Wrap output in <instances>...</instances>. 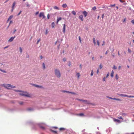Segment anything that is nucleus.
<instances>
[{
    "mask_svg": "<svg viewBox=\"0 0 134 134\" xmlns=\"http://www.w3.org/2000/svg\"><path fill=\"white\" fill-rule=\"evenodd\" d=\"M14 91L16 92H20L21 93L19 94L21 96L28 97H30V94L26 92H23L20 90H14Z\"/></svg>",
    "mask_w": 134,
    "mask_h": 134,
    "instance_id": "obj_1",
    "label": "nucleus"
},
{
    "mask_svg": "<svg viewBox=\"0 0 134 134\" xmlns=\"http://www.w3.org/2000/svg\"><path fill=\"white\" fill-rule=\"evenodd\" d=\"M55 75L58 78H60L61 77V74L59 69H56L55 70Z\"/></svg>",
    "mask_w": 134,
    "mask_h": 134,
    "instance_id": "obj_2",
    "label": "nucleus"
},
{
    "mask_svg": "<svg viewBox=\"0 0 134 134\" xmlns=\"http://www.w3.org/2000/svg\"><path fill=\"white\" fill-rule=\"evenodd\" d=\"M15 86L11 85L10 84H7L6 88L8 89H11L12 88H14Z\"/></svg>",
    "mask_w": 134,
    "mask_h": 134,
    "instance_id": "obj_3",
    "label": "nucleus"
},
{
    "mask_svg": "<svg viewBox=\"0 0 134 134\" xmlns=\"http://www.w3.org/2000/svg\"><path fill=\"white\" fill-rule=\"evenodd\" d=\"M39 16L40 17H42V19H44L46 18L45 16L44 15V13L43 12H41L40 13L39 15Z\"/></svg>",
    "mask_w": 134,
    "mask_h": 134,
    "instance_id": "obj_4",
    "label": "nucleus"
},
{
    "mask_svg": "<svg viewBox=\"0 0 134 134\" xmlns=\"http://www.w3.org/2000/svg\"><path fill=\"white\" fill-rule=\"evenodd\" d=\"M81 12L84 15L85 17H86L88 13L86 11H84L83 12L81 11Z\"/></svg>",
    "mask_w": 134,
    "mask_h": 134,
    "instance_id": "obj_5",
    "label": "nucleus"
},
{
    "mask_svg": "<svg viewBox=\"0 0 134 134\" xmlns=\"http://www.w3.org/2000/svg\"><path fill=\"white\" fill-rule=\"evenodd\" d=\"M33 86H34L36 87L37 88H43V87L41 86H39L37 85H36L35 84H33L32 85Z\"/></svg>",
    "mask_w": 134,
    "mask_h": 134,
    "instance_id": "obj_6",
    "label": "nucleus"
},
{
    "mask_svg": "<svg viewBox=\"0 0 134 134\" xmlns=\"http://www.w3.org/2000/svg\"><path fill=\"white\" fill-rule=\"evenodd\" d=\"M113 119L114 121L115 122H118L119 123H120L121 122L120 121V120H118V119H116L115 118H114Z\"/></svg>",
    "mask_w": 134,
    "mask_h": 134,
    "instance_id": "obj_7",
    "label": "nucleus"
},
{
    "mask_svg": "<svg viewBox=\"0 0 134 134\" xmlns=\"http://www.w3.org/2000/svg\"><path fill=\"white\" fill-rule=\"evenodd\" d=\"M15 37V36H14V37H11L8 40V41L9 42H11L14 39Z\"/></svg>",
    "mask_w": 134,
    "mask_h": 134,
    "instance_id": "obj_8",
    "label": "nucleus"
},
{
    "mask_svg": "<svg viewBox=\"0 0 134 134\" xmlns=\"http://www.w3.org/2000/svg\"><path fill=\"white\" fill-rule=\"evenodd\" d=\"M79 18L81 21H83V16L82 15H80L79 16Z\"/></svg>",
    "mask_w": 134,
    "mask_h": 134,
    "instance_id": "obj_9",
    "label": "nucleus"
},
{
    "mask_svg": "<svg viewBox=\"0 0 134 134\" xmlns=\"http://www.w3.org/2000/svg\"><path fill=\"white\" fill-rule=\"evenodd\" d=\"M63 31L64 33H65V24H64L63 25Z\"/></svg>",
    "mask_w": 134,
    "mask_h": 134,
    "instance_id": "obj_10",
    "label": "nucleus"
},
{
    "mask_svg": "<svg viewBox=\"0 0 134 134\" xmlns=\"http://www.w3.org/2000/svg\"><path fill=\"white\" fill-rule=\"evenodd\" d=\"M50 131L51 132H52L54 133H55V134L57 133V131H54V130H53V129H50Z\"/></svg>",
    "mask_w": 134,
    "mask_h": 134,
    "instance_id": "obj_11",
    "label": "nucleus"
},
{
    "mask_svg": "<svg viewBox=\"0 0 134 134\" xmlns=\"http://www.w3.org/2000/svg\"><path fill=\"white\" fill-rule=\"evenodd\" d=\"M62 18L61 17H59L57 19V24H58V22L62 19Z\"/></svg>",
    "mask_w": 134,
    "mask_h": 134,
    "instance_id": "obj_12",
    "label": "nucleus"
},
{
    "mask_svg": "<svg viewBox=\"0 0 134 134\" xmlns=\"http://www.w3.org/2000/svg\"><path fill=\"white\" fill-rule=\"evenodd\" d=\"M82 102H85L86 103L89 104V102L87 100H82Z\"/></svg>",
    "mask_w": 134,
    "mask_h": 134,
    "instance_id": "obj_13",
    "label": "nucleus"
},
{
    "mask_svg": "<svg viewBox=\"0 0 134 134\" xmlns=\"http://www.w3.org/2000/svg\"><path fill=\"white\" fill-rule=\"evenodd\" d=\"M93 42L94 45H95L96 44V40L94 38H93Z\"/></svg>",
    "mask_w": 134,
    "mask_h": 134,
    "instance_id": "obj_14",
    "label": "nucleus"
},
{
    "mask_svg": "<svg viewBox=\"0 0 134 134\" xmlns=\"http://www.w3.org/2000/svg\"><path fill=\"white\" fill-rule=\"evenodd\" d=\"M120 96H121V97H126V96H127V95L124 94H120Z\"/></svg>",
    "mask_w": 134,
    "mask_h": 134,
    "instance_id": "obj_15",
    "label": "nucleus"
},
{
    "mask_svg": "<svg viewBox=\"0 0 134 134\" xmlns=\"http://www.w3.org/2000/svg\"><path fill=\"white\" fill-rule=\"evenodd\" d=\"M114 71L112 70L111 71V76L112 77H113L114 76Z\"/></svg>",
    "mask_w": 134,
    "mask_h": 134,
    "instance_id": "obj_16",
    "label": "nucleus"
},
{
    "mask_svg": "<svg viewBox=\"0 0 134 134\" xmlns=\"http://www.w3.org/2000/svg\"><path fill=\"white\" fill-rule=\"evenodd\" d=\"M62 7L64 8H65L67 7V5L66 4H64L62 5Z\"/></svg>",
    "mask_w": 134,
    "mask_h": 134,
    "instance_id": "obj_17",
    "label": "nucleus"
},
{
    "mask_svg": "<svg viewBox=\"0 0 134 134\" xmlns=\"http://www.w3.org/2000/svg\"><path fill=\"white\" fill-rule=\"evenodd\" d=\"M15 4H16L15 2H14L13 4V5H12V8H14V7L15 6Z\"/></svg>",
    "mask_w": 134,
    "mask_h": 134,
    "instance_id": "obj_18",
    "label": "nucleus"
},
{
    "mask_svg": "<svg viewBox=\"0 0 134 134\" xmlns=\"http://www.w3.org/2000/svg\"><path fill=\"white\" fill-rule=\"evenodd\" d=\"M53 8L54 9H57V10H59V8L58 7H57V6H55L54 7H53Z\"/></svg>",
    "mask_w": 134,
    "mask_h": 134,
    "instance_id": "obj_19",
    "label": "nucleus"
},
{
    "mask_svg": "<svg viewBox=\"0 0 134 134\" xmlns=\"http://www.w3.org/2000/svg\"><path fill=\"white\" fill-rule=\"evenodd\" d=\"M13 15H10L8 18V20H10L13 17Z\"/></svg>",
    "mask_w": 134,
    "mask_h": 134,
    "instance_id": "obj_20",
    "label": "nucleus"
},
{
    "mask_svg": "<svg viewBox=\"0 0 134 134\" xmlns=\"http://www.w3.org/2000/svg\"><path fill=\"white\" fill-rule=\"evenodd\" d=\"M55 26V23L53 22L52 23V28H54Z\"/></svg>",
    "mask_w": 134,
    "mask_h": 134,
    "instance_id": "obj_21",
    "label": "nucleus"
},
{
    "mask_svg": "<svg viewBox=\"0 0 134 134\" xmlns=\"http://www.w3.org/2000/svg\"><path fill=\"white\" fill-rule=\"evenodd\" d=\"M127 96L126 97L129 98H134V96H128L127 95Z\"/></svg>",
    "mask_w": 134,
    "mask_h": 134,
    "instance_id": "obj_22",
    "label": "nucleus"
},
{
    "mask_svg": "<svg viewBox=\"0 0 134 134\" xmlns=\"http://www.w3.org/2000/svg\"><path fill=\"white\" fill-rule=\"evenodd\" d=\"M72 13L74 15H75L76 14V13L74 11H72Z\"/></svg>",
    "mask_w": 134,
    "mask_h": 134,
    "instance_id": "obj_23",
    "label": "nucleus"
},
{
    "mask_svg": "<svg viewBox=\"0 0 134 134\" xmlns=\"http://www.w3.org/2000/svg\"><path fill=\"white\" fill-rule=\"evenodd\" d=\"M7 84H3L1 85V86H3L5 88H6Z\"/></svg>",
    "mask_w": 134,
    "mask_h": 134,
    "instance_id": "obj_24",
    "label": "nucleus"
},
{
    "mask_svg": "<svg viewBox=\"0 0 134 134\" xmlns=\"http://www.w3.org/2000/svg\"><path fill=\"white\" fill-rule=\"evenodd\" d=\"M80 74L79 73H78L77 74V76L78 78L79 79L80 76Z\"/></svg>",
    "mask_w": 134,
    "mask_h": 134,
    "instance_id": "obj_25",
    "label": "nucleus"
},
{
    "mask_svg": "<svg viewBox=\"0 0 134 134\" xmlns=\"http://www.w3.org/2000/svg\"><path fill=\"white\" fill-rule=\"evenodd\" d=\"M103 67L102 65L101 64H100L99 65V69H101Z\"/></svg>",
    "mask_w": 134,
    "mask_h": 134,
    "instance_id": "obj_26",
    "label": "nucleus"
},
{
    "mask_svg": "<svg viewBox=\"0 0 134 134\" xmlns=\"http://www.w3.org/2000/svg\"><path fill=\"white\" fill-rule=\"evenodd\" d=\"M115 5V4H111L110 5V7H114Z\"/></svg>",
    "mask_w": 134,
    "mask_h": 134,
    "instance_id": "obj_27",
    "label": "nucleus"
},
{
    "mask_svg": "<svg viewBox=\"0 0 134 134\" xmlns=\"http://www.w3.org/2000/svg\"><path fill=\"white\" fill-rule=\"evenodd\" d=\"M93 70H91V76H92L93 75Z\"/></svg>",
    "mask_w": 134,
    "mask_h": 134,
    "instance_id": "obj_28",
    "label": "nucleus"
},
{
    "mask_svg": "<svg viewBox=\"0 0 134 134\" xmlns=\"http://www.w3.org/2000/svg\"><path fill=\"white\" fill-rule=\"evenodd\" d=\"M42 65L43 69H45V65L44 63H43Z\"/></svg>",
    "mask_w": 134,
    "mask_h": 134,
    "instance_id": "obj_29",
    "label": "nucleus"
},
{
    "mask_svg": "<svg viewBox=\"0 0 134 134\" xmlns=\"http://www.w3.org/2000/svg\"><path fill=\"white\" fill-rule=\"evenodd\" d=\"M115 77H116V80H117L118 79V78H119V77L117 74H116V75Z\"/></svg>",
    "mask_w": 134,
    "mask_h": 134,
    "instance_id": "obj_30",
    "label": "nucleus"
},
{
    "mask_svg": "<svg viewBox=\"0 0 134 134\" xmlns=\"http://www.w3.org/2000/svg\"><path fill=\"white\" fill-rule=\"evenodd\" d=\"M113 69H117V67L115 66V65H114Z\"/></svg>",
    "mask_w": 134,
    "mask_h": 134,
    "instance_id": "obj_31",
    "label": "nucleus"
},
{
    "mask_svg": "<svg viewBox=\"0 0 134 134\" xmlns=\"http://www.w3.org/2000/svg\"><path fill=\"white\" fill-rule=\"evenodd\" d=\"M79 39L80 41V43H81V38L80 36H79Z\"/></svg>",
    "mask_w": 134,
    "mask_h": 134,
    "instance_id": "obj_32",
    "label": "nucleus"
},
{
    "mask_svg": "<svg viewBox=\"0 0 134 134\" xmlns=\"http://www.w3.org/2000/svg\"><path fill=\"white\" fill-rule=\"evenodd\" d=\"M78 115H79L80 116H83L84 115V114L83 113H80V114H78Z\"/></svg>",
    "mask_w": 134,
    "mask_h": 134,
    "instance_id": "obj_33",
    "label": "nucleus"
},
{
    "mask_svg": "<svg viewBox=\"0 0 134 134\" xmlns=\"http://www.w3.org/2000/svg\"><path fill=\"white\" fill-rule=\"evenodd\" d=\"M19 103L20 105H22L23 104V102H19Z\"/></svg>",
    "mask_w": 134,
    "mask_h": 134,
    "instance_id": "obj_34",
    "label": "nucleus"
},
{
    "mask_svg": "<svg viewBox=\"0 0 134 134\" xmlns=\"http://www.w3.org/2000/svg\"><path fill=\"white\" fill-rule=\"evenodd\" d=\"M65 129L63 128H61L59 129V130L60 131L64 130Z\"/></svg>",
    "mask_w": 134,
    "mask_h": 134,
    "instance_id": "obj_35",
    "label": "nucleus"
},
{
    "mask_svg": "<svg viewBox=\"0 0 134 134\" xmlns=\"http://www.w3.org/2000/svg\"><path fill=\"white\" fill-rule=\"evenodd\" d=\"M58 128V127H52L51 129H57Z\"/></svg>",
    "mask_w": 134,
    "mask_h": 134,
    "instance_id": "obj_36",
    "label": "nucleus"
},
{
    "mask_svg": "<svg viewBox=\"0 0 134 134\" xmlns=\"http://www.w3.org/2000/svg\"><path fill=\"white\" fill-rule=\"evenodd\" d=\"M20 51L21 53L22 51V50L21 48V47H19Z\"/></svg>",
    "mask_w": 134,
    "mask_h": 134,
    "instance_id": "obj_37",
    "label": "nucleus"
},
{
    "mask_svg": "<svg viewBox=\"0 0 134 134\" xmlns=\"http://www.w3.org/2000/svg\"><path fill=\"white\" fill-rule=\"evenodd\" d=\"M75 99L76 100H78L82 101V100H83L81 99H78V98H76V99Z\"/></svg>",
    "mask_w": 134,
    "mask_h": 134,
    "instance_id": "obj_38",
    "label": "nucleus"
},
{
    "mask_svg": "<svg viewBox=\"0 0 134 134\" xmlns=\"http://www.w3.org/2000/svg\"><path fill=\"white\" fill-rule=\"evenodd\" d=\"M68 93H71V94H75V93L74 92H68Z\"/></svg>",
    "mask_w": 134,
    "mask_h": 134,
    "instance_id": "obj_39",
    "label": "nucleus"
},
{
    "mask_svg": "<svg viewBox=\"0 0 134 134\" xmlns=\"http://www.w3.org/2000/svg\"><path fill=\"white\" fill-rule=\"evenodd\" d=\"M92 9L93 10H95L96 9V7H95V6H94V7H93V8H92Z\"/></svg>",
    "mask_w": 134,
    "mask_h": 134,
    "instance_id": "obj_40",
    "label": "nucleus"
},
{
    "mask_svg": "<svg viewBox=\"0 0 134 134\" xmlns=\"http://www.w3.org/2000/svg\"><path fill=\"white\" fill-rule=\"evenodd\" d=\"M128 51L129 53H130L132 52L131 50L129 48H128Z\"/></svg>",
    "mask_w": 134,
    "mask_h": 134,
    "instance_id": "obj_41",
    "label": "nucleus"
},
{
    "mask_svg": "<svg viewBox=\"0 0 134 134\" xmlns=\"http://www.w3.org/2000/svg\"><path fill=\"white\" fill-rule=\"evenodd\" d=\"M97 45L98 46H99V45H100V43H99V41L98 40H97Z\"/></svg>",
    "mask_w": 134,
    "mask_h": 134,
    "instance_id": "obj_42",
    "label": "nucleus"
},
{
    "mask_svg": "<svg viewBox=\"0 0 134 134\" xmlns=\"http://www.w3.org/2000/svg\"><path fill=\"white\" fill-rule=\"evenodd\" d=\"M118 118L119 119H122V120L123 119L122 118V117L121 116L119 117H118Z\"/></svg>",
    "mask_w": 134,
    "mask_h": 134,
    "instance_id": "obj_43",
    "label": "nucleus"
},
{
    "mask_svg": "<svg viewBox=\"0 0 134 134\" xmlns=\"http://www.w3.org/2000/svg\"><path fill=\"white\" fill-rule=\"evenodd\" d=\"M40 41V39L39 40H38V41H37V43H36L37 44H38V43H39V42Z\"/></svg>",
    "mask_w": 134,
    "mask_h": 134,
    "instance_id": "obj_44",
    "label": "nucleus"
},
{
    "mask_svg": "<svg viewBox=\"0 0 134 134\" xmlns=\"http://www.w3.org/2000/svg\"><path fill=\"white\" fill-rule=\"evenodd\" d=\"M47 17L48 19H49V18L50 15L49 14H48L47 15Z\"/></svg>",
    "mask_w": 134,
    "mask_h": 134,
    "instance_id": "obj_45",
    "label": "nucleus"
},
{
    "mask_svg": "<svg viewBox=\"0 0 134 134\" xmlns=\"http://www.w3.org/2000/svg\"><path fill=\"white\" fill-rule=\"evenodd\" d=\"M107 97L109 98V99H113V98L111 97H109V96H107Z\"/></svg>",
    "mask_w": 134,
    "mask_h": 134,
    "instance_id": "obj_46",
    "label": "nucleus"
},
{
    "mask_svg": "<svg viewBox=\"0 0 134 134\" xmlns=\"http://www.w3.org/2000/svg\"><path fill=\"white\" fill-rule=\"evenodd\" d=\"M132 23L133 24H134V20H133L131 21Z\"/></svg>",
    "mask_w": 134,
    "mask_h": 134,
    "instance_id": "obj_47",
    "label": "nucleus"
},
{
    "mask_svg": "<svg viewBox=\"0 0 134 134\" xmlns=\"http://www.w3.org/2000/svg\"><path fill=\"white\" fill-rule=\"evenodd\" d=\"M41 128L43 129H45L44 127L43 126H41Z\"/></svg>",
    "mask_w": 134,
    "mask_h": 134,
    "instance_id": "obj_48",
    "label": "nucleus"
},
{
    "mask_svg": "<svg viewBox=\"0 0 134 134\" xmlns=\"http://www.w3.org/2000/svg\"><path fill=\"white\" fill-rule=\"evenodd\" d=\"M1 71L4 73H6V71H4V70H1Z\"/></svg>",
    "mask_w": 134,
    "mask_h": 134,
    "instance_id": "obj_49",
    "label": "nucleus"
},
{
    "mask_svg": "<svg viewBox=\"0 0 134 134\" xmlns=\"http://www.w3.org/2000/svg\"><path fill=\"white\" fill-rule=\"evenodd\" d=\"M109 73H108L107 74V75L106 77V78L108 77V76H109Z\"/></svg>",
    "mask_w": 134,
    "mask_h": 134,
    "instance_id": "obj_50",
    "label": "nucleus"
},
{
    "mask_svg": "<svg viewBox=\"0 0 134 134\" xmlns=\"http://www.w3.org/2000/svg\"><path fill=\"white\" fill-rule=\"evenodd\" d=\"M63 92H66L68 93V92H70L69 91H63Z\"/></svg>",
    "mask_w": 134,
    "mask_h": 134,
    "instance_id": "obj_51",
    "label": "nucleus"
},
{
    "mask_svg": "<svg viewBox=\"0 0 134 134\" xmlns=\"http://www.w3.org/2000/svg\"><path fill=\"white\" fill-rule=\"evenodd\" d=\"M103 81H105V77H104L103 79Z\"/></svg>",
    "mask_w": 134,
    "mask_h": 134,
    "instance_id": "obj_52",
    "label": "nucleus"
},
{
    "mask_svg": "<svg viewBox=\"0 0 134 134\" xmlns=\"http://www.w3.org/2000/svg\"><path fill=\"white\" fill-rule=\"evenodd\" d=\"M104 14H102V18L103 19V18H104Z\"/></svg>",
    "mask_w": 134,
    "mask_h": 134,
    "instance_id": "obj_53",
    "label": "nucleus"
},
{
    "mask_svg": "<svg viewBox=\"0 0 134 134\" xmlns=\"http://www.w3.org/2000/svg\"><path fill=\"white\" fill-rule=\"evenodd\" d=\"M21 12H22L21 11H20V12H19V13L18 14V15H20V14H21Z\"/></svg>",
    "mask_w": 134,
    "mask_h": 134,
    "instance_id": "obj_54",
    "label": "nucleus"
},
{
    "mask_svg": "<svg viewBox=\"0 0 134 134\" xmlns=\"http://www.w3.org/2000/svg\"><path fill=\"white\" fill-rule=\"evenodd\" d=\"M99 72V68H98V70L97 71V74H98Z\"/></svg>",
    "mask_w": 134,
    "mask_h": 134,
    "instance_id": "obj_55",
    "label": "nucleus"
},
{
    "mask_svg": "<svg viewBox=\"0 0 134 134\" xmlns=\"http://www.w3.org/2000/svg\"><path fill=\"white\" fill-rule=\"evenodd\" d=\"M116 100H118V101H121V100L119 99L116 98Z\"/></svg>",
    "mask_w": 134,
    "mask_h": 134,
    "instance_id": "obj_56",
    "label": "nucleus"
},
{
    "mask_svg": "<svg viewBox=\"0 0 134 134\" xmlns=\"http://www.w3.org/2000/svg\"><path fill=\"white\" fill-rule=\"evenodd\" d=\"M39 12H37L35 13V15H36L39 13Z\"/></svg>",
    "mask_w": 134,
    "mask_h": 134,
    "instance_id": "obj_57",
    "label": "nucleus"
},
{
    "mask_svg": "<svg viewBox=\"0 0 134 134\" xmlns=\"http://www.w3.org/2000/svg\"><path fill=\"white\" fill-rule=\"evenodd\" d=\"M28 110H32V109L31 108H28L27 109Z\"/></svg>",
    "mask_w": 134,
    "mask_h": 134,
    "instance_id": "obj_58",
    "label": "nucleus"
},
{
    "mask_svg": "<svg viewBox=\"0 0 134 134\" xmlns=\"http://www.w3.org/2000/svg\"><path fill=\"white\" fill-rule=\"evenodd\" d=\"M125 20H126V18H125L124 20H123L122 22H124L125 21Z\"/></svg>",
    "mask_w": 134,
    "mask_h": 134,
    "instance_id": "obj_59",
    "label": "nucleus"
},
{
    "mask_svg": "<svg viewBox=\"0 0 134 134\" xmlns=\"http://www.w3.org/2000/svg\"><path fill=\"white\" fill-rule=\"evenodd\" d=\"M12 23V21H10V23L9 24V26L10 25V24Z\"/></svg>",
    "mask_w": 134,
    "mask_h": 134,
    "instance_id": "obj_60",
    "label": "nucleus"
},
{
    "mask_svg": "<svg viewBox=\"0 0 134 134\" xmlns=\"http://www.w3.org/2000/svg\"><path fill=\"white\" fill-rule=\"evenodd\" d=\"M40 57L41 59H42L43 58L42 55L40 56Z\"/></svg>",
    "mask_w": 134,
    "mask_h": 134,
    "instance_id": "obj_61",
    "label": "nucleus"
},
{
    "mask_svg": "<svg viewBox=\"0 0 134 134\" xmlns=\"http://www.w3.org/2000/svg\"><path fill=\"white\" fill-rule=\"evenodd\" d=\"M121 66H119L118 67V69L119 70H120V68H121Z\"/></svg>",
    "mask_w": 134,
    "mask_h": 134,
    "instance_id": "obj_62",
    "label": "nucleus"
},
{
    "mask_svg": "<svg viewBox=\"0 0 134 134\" xmlns=\"http://www.w3.org/2000/svg\"><path fill=\"white\" fill-rule=\"evenodd\" d=\"M119 1L121 3H123L124 2V1H122V0H119Z\"/></svg>",
    "mask_w": 134,
    "mask_h": 134,
    "instance_id": "obj_63",
    "label": "nucleus"
},
{
    "mask_svg": "<svg viewBox=\"0 0 134 134\" xmlns=\"http://www.w3.org/2000/svg\"><path fill=\"white\" fill-rule=\"evenodd\" d=\"M123 4L124 5H126L127 4V3H124Z\"/></svg>",
    "mask_w": 134,
    "mask_h": 134,
    "instance_id": "obj_64",
    "label": "nucleus"
}]
</instances>
